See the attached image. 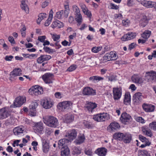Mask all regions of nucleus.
<instances>
[{"label":"nucleus","mask_w":156,"mask_h":156,"mask_svg":"<svg viewBox=\"0 0 156 156\" xmlns=\"http://www.w3.org/2000/svg\"><path fill=\"white\" fill-rule=\"evenodd\" d=\"M113 92V97L115 100H118L119 99L121 95V90L118 88H114Z\"/></svg>","instance_id":"6ab92c4d"},{"label":"nucleus","mask_w":156,"mask_h":156,"mask_svg":"<svg viewBox=\"0 0 156 156\" xmlns=\"http://www.w3.org/2000/svg\"><path fill=\"white\" fill-rule=\"evenodd\" d=\"M46 38L45 36H39L38 38V40L40 42L43 43Z\"/></svg>","instance_id":"13d9d810"},{"label":"nucleus","mask_w":156,"mask_h":156,"mask_svg":"<svg viewBox=\"0 0 156 156\" xmlns=\"http://www.w3.org/2000/svg\"><path fill=\"white\" fill-rule=\"evenodd\" d=\"M131 98L130 95L129 93H126L125 94V98L124 100V103L126 105L129 104L130 103Z\"/></svg>","instance_id":"2f4dec72"},{"label":"nucleus","mask_w":156,"mask_h":156,"mask_svg":"<svg viewBox=\"0 0 156 156\" xmlns=\"http://www.w3.org/2000/svg\"><path fill=\"white\" fill-rule=\"evenodd\" d=\"M77 133V131L75 129L70 130L66 132L65 137L67 138L69 142H71L76 138Z\"/></svg>","instance_id":"20e7f679"},{"label":"nucleus","mask_w":156,"mask_h":156,"mask_svg":"<svg viewBox=\"0 0 156 156\" xmlns=\"http://www.w3.org/2000/svg\"><path fill=\"white\" fill-rule=\"evenodd\" d=\"M44 128L43 124L41 122L35 123L34 125L33 126L34 132L37 133H42Z\"/></svg>","instance_id":"0eeeda50"},{"label":"nucleus","mask_w":156,"mask_h":156,"mask_svg":"<svg viewBox=\"0 0 156 156\" xmlns=\"http://www.w3.org/2000/svg\"><path fill=\"white\" fill-rule=\"evenodd\" d=\"M51 58V56L48 55H42L39 57L37 60L38 63H41L43 62L48 60Z\"/></svg>","instance_id":"412c9836"},{"label":"nucleus","mask_w":156,"mask_h":156,"mask_svg":"<svg viewBox=\"0 0 156 156\" xmlns=\"http://www.w3.org/2000/svg\"><path fill=\"white\" fill-rule=\"evenodd\" d=\"M148 22V20L147 17L145 16H143L141 20L140 25L143 27L145 26Z\"/></svg>","instance_id":"ea45409f"},{"label":"nucleus","mask_w":156,"mask_h":156,"mask_svg":"<svg viewBox=\"0 0 156 156\" xmlns=\"http://www.w3.org/2000/svg\"><path fill=\"white\" fill-rule=\"evenodd\" d=\"M77 67L76 65H73L71 66L67 69V70L69 72L73 71L75 70Z\"/></svg>","instance_id":"8fccbe9b"},{"label":"nucleus","mask_w":156,"mask_h":156,"mask_svg":"<svg viewBox=\"0 0 156 156\" xmlns=\"http://www.w3.org/2000/svg\"><path fill=\"white\" fill-rule=\"evenodd\" d=\"M107 149L104 147H101L97 149L95 153L99 156H105L107 152Z\"/></svg>","instance_id":"a211bd4d"},{"label":"nucleus","mask_w":156,"mask_h":156,"mask_svg":"<svg viewBox=\"0 0 156 156\" xmlns=\"http://www.w3.org/2000/svg\"><path fill=\"white\" fill-rule=\"evenodd\" d=\"M64 26L63 23L58 20H56L53 22L51 25V27L53 28L55 27L60 28L63 27Z\"/></svg>","instance_id":"c85d7f7f"},{"label":"nucleus","mask_w":156,"mask_h":156,"mask_svg":"<svg viewBox=\"0 0 156 156\" xmlns=\"http://www.w3.org/2000/svg\"><path fill=\"white\" fill-rule=\"evenodd\" d=\"M111 54V57L112 60H115L117 59V58L116 56V54L113 51H111L110 52Z\"/></svg>","instance_id":"bf43d9fd"},{"label":"nucleus","mask_w":156,"mask_h":156,"mask_svg":"<svg viewBox=\"0 0 156 156\" xmlns=\"http://www.w3.org/2000/svg\"><path fill=\"white\" fill-rule=\"evenodd\" d=\"M21 70L20 68L14 69L11 73L10 75L12 77L20 76L21 74Z\"/></svg>","instance_id":"bb28decb"},{"label":"nucleus","mask_w":156,"mask_h":156,"mask_svg":"<svg viewBox=\"0 0 156 156\" xmlns=\"http://www.w3.org/2000/svg\"><path fill=\"white\" fill-rule=\"evenodd\" d=\"M42 78L45 83L50 84L52 83L53 75L50 73H47L42 76Z\"/></svg>","instance_id":"6e6552de"},{"label":"nucleus","mask_w":156,"mask_h":156,"mask_svg":"<svg viewBox=\"0 0 156 156\" xmlns=\"http://www.w3.org/2000/svg\"><path fill=\"white\" fill-rule=\"evenodd\" d=\"M74 154L77 155L80 154L81 153V150L80 148L74 147L73 148Z\"/></svg>","instance_id":"de8ad7c7"},{"label":"nucleus","mask_w":156,"mask_h":156,"mask_svg":"<svg viewBox=\"0 0 156 156\" xmlns=\"http://www.w3.org/2000/svg\"><path fill=\"white\" fill-rule=\"evenodd\" d=\"M141 4L147 8L154 7L156 10V3L151 1L144 0L141 1Z\"/></svg>","instance_id":"1a4fd4ad"},{"label":"nucleus","mask_w":156,"mask_h":156,"mask_svg":"<svg viewBox=\"0 0 156 156\" xmlns=\"http://www.w3.org/2000/svg\"><path fill=\"white\" fill-rule=\"evenodd\" d=\"M111 129L112 130H117L120 127L119 124L115 122L111 123L109 126Z\"/></svg>","instance_id":"c756f323"},{"label":"nucleus","mask_w":156,"mask_h":156,"mask_svg":"<svg viewBox=\"0 0 156 156\" xmlns=\"http://www.w3.org/2000/svg\"><path fill=\"white\" fill-rule=\"evenodd\" d=\"M26 28L25 27H23L21 30L20 32H21L22 36L23 37H25V36L26 33L25 31Z\"/></svg>","instance_id":"e2e57ef3"},{"label":"nucleus","mask_w":156,"mask_h":156,"mask_svg":"<svg viewBox=\"0 0 156 156\" xmlns=\"http://www.w3.org/2000/svg\"><path fill=\"white\" fill-rule=\"evenodd\" d=\"M43 49L46 52L49 53L53 52V50L52 49H50L49 48L46 46H44L43 48Z\"/></svg>","instance_id":"603ef678"},{"label":"nucleus","mask_w":156,"mask_h":156,"mask_svg":"<svg viewBox=\"0 0 156 156\" xmlns=\"http://www.w3.org/2000/svg\"><path fill=\"white\" fill-rule=\"evenodd\" d=\"M142 131L146 135L151 137L152 136V133L150 130L148 129H142Z\"/></svg>","instance_id":"c03bdc74"},{"label":"nucleus","mask_w":156,"mask_h":156,"mask_svg":"<svg viewBox=\"0 0 156 156\" xmlns=\"http://www.w3.org/2000/svg\"><path fill=\"white\" fill-rule=\"evenodd\" d=\"M145 77L149 82H156V72L154 71L147 72Z\"/></svg>","instance_id":"423d86ee"},{"label":"nucleus","mask_w":156,"mask_h":156,"mask_svg":"<svg viewBox=\"0 0 156 156\" xmlns=\"http://www.w3.org/2000/svg\"><path fill=\"white\" fill-rule=\"evenodd\" d=\"M104 78L98 76H93L90 77V80L94 82H97L99 81L103 80Z\"/></svg>","instance_id":"4c0bfd02"},{"label":"nucleus","mask_w":156,"mask_h":156,"mask_svg":"<svg viewBox=\"0 0 156 156\" xmlns=\"http://www.w3.org/2000/svg\"><path fill=\"white\" fill-rule=\"evenodd\" d=\"M32 93L35 95H37L41 94L43 92V89L41 87H38L37 86H35L31 89Z\"/></svg>","instance_id":"5701e85b"},{"label":"nucleus","mask_w":156,"mask_h":156,"mask_svg":"<svg viewBox=\"0 0 156 156\" xmlns=\"http://www.w3.org/2000/svg\"><path fill=\"white\" fill-rule=\"evenodd\" d=\"M139 140L142 142L146 143V145L149 146L151 144V142H149L148 140L145 137L141 135H139Z\"/></svg>","instance_id":"58836bf2"},{"label":"nucleus","mask_w":156,"mask_h":156,"mask_svg":"<svg viewBox=\"0 0 156 156\" xmlns=\"http://www.w3.org/2000/svg\"><path fill=\"white\" fill-rule=\"evenodd\" d=\"M41 104L43 107L45 109H49L52 105V102L49 98H46L42 100Z\"/></svg>","instance_id":"ddd939ff"},{"label":"nucleus","mask_w":156,"mask_h":156,"mask_svg":"<svg viewBox=\"0 0 156 156\" xmlns=\"http://www.w3.org/2000/svg\"><path fill=\"white\" fill-rule=\"evenodd\" d=\"M75 19L76 21L78 23V24L77 25L78 26H80L81 24L82 21V17L81 14L76 15Z\"/></svg>","instance_id":"37998d69"},{"label":"nucleus","mask_w":156,"mask_h":156,"mask_svg":"<svg viewBox=\"0 0 156 156\" xmlns=\"http://www.w3.org/2000/svg\"><path fill=\"white\" fill-rule=\"evenodd\" d=\"M26 101V98L24 97H18L14 101L13 104L10 106L11 108H15L21 106Z\"/></svg>","instance_id":"39448f33"},{"label":"nucleus","mask_w":156,"mask_h":156,"mask_svg":"<svg viewBox=\"0 0 156 156\" xmlns=\"http://www.w3.org/2000/svg\"><path fill=\"white\" fill-rule=\"evenodd\" d=\"M101 49L102 47H94L92 48L91 50L93 52L96 53L101 51Z\"/></svg>","instance_id":"09e8293b"},{"label":"nucleus","mask_w":156,"mask_h":156,"mask_svg":"<svg viewBox=\"0 0 156 156\" xmlns=\"http://www.w3.org/2000/svg\"><path fill=\"white\" fill-rule=\"evenodd\" d=\"M10 114L9 108L5 107L0 109V120H3L8 118Z\"/></svg>","instance_id":"7ed1b4c3"},{"label":"nucleus","mask_w":156,"mask_h":156,"mask_svg":"<svg viewBox=\"0 0 156 156\" xmlns=\"http://www.w3.org/2000/svg\"><path fill=\"white\" fill-rule=\"evenodd\" d=\"M55 95L56 98H61V94L60 92H56L55 94Z\"/></svg>","instance_id":"774afa93"},{"label":"nucleus","mask_w":156,"mask_h":156,"mask_svg":"<svg viewBox=\"0 0 156 156\" xmlns=\"http://www.w3.org/2000/svg\"><path fill=\"white\" fill-rule=\"evenodd\" d=\"M20 6L23 10H24L26 13H29V8L25 1H22L21 2Z\"/></svg>","instance_id":"e433bc0d"},{"label":"nucleus","mask_w":156,"mask_h":156,"mask_svg":"<svg viewBox=\"0 0 156 156\" xmlns=\"http://www.w3.org/2000/svg\"><path fill=\"white\" fill-rule=\"evenodd\" d=\"M122 23L124 26H128L129 23V21L128 20H122Z\"/></svg>","instance_id":"680f3d73"},{"label":"nucleus","mask_w":156,"mask_h":156,"mask_svg":"<svg viewBox=\"0 0 156 156\" xmlns=\"http://www.w3.org/2000/svg\"><path fill=\"white\" fill-rule=\"evenodd\" d=\"M110 5L111 6V9H118L119 8L118 6L112 3H111Z\"/></svg>","instance_id":"0e129e2a"},{"label":"nucleus","mask_w":156,"mask_h":156,"mask_svg":"<svg viewBox=\"0 0 156 156\" xmlns=\"http://www.w3.org/2000/svg\"><path fill=\"white\" fill-rule=\"evenodd\" d=\"M38 104L36 102H33L29 106V108L30 110V115L32 116L36 115V108L38 106Z\"/></svg>","instance_id":"dca6fc26"},{"label":"nucleus","mask_w":156,"mask_h":156,"mask_svg":"<svg viewBox=\"0 0 156 156\" xmlns=\"http://www.w3.org/2000/svg\"><path fill=\"white\" fill-rule=\"evenodd\" d=\"M111 55L110 53L106 54L103 57L104 59L108 61L112 60Z\"/></svg>","instance_id":"6e6d98bb"},{"label":"nucleus","mask_w":156,"mask_h":156,"mask_svg":"<svg viewBox=\"0 0 156 156\" xmlns=\"http://www.w3.org/2000/svg\"><path fill=\"white\" fill-rule=\"evenodd\" d=\"M149 127L151 129L156 131V122H153L150 123Z\"/></svg>","instance_id":"a18cd8bd"},{"label":"nucleus","mask_w":156,"mask_h":156,"mask_svg":"<svg viewBox=\"0 0 156 156\" xmlns=\"http://www.w3.org/2000/svg\"><path fill=\"white\" fill-rule=\"evenodd\" d=\"M124 134L122 133H117L114 134L113 136L114 139L119 140H122L123 139Z\"/></svg>","instance_id":"7c9ffc66"},{"label":"nucleus","mask_w":156,"mask_h":156,"mask_svg":"<svg viewBox=\"0 0 156 156\" xmlns=\"http://www.w3.org/2000/svg\"><path fill=\"white\" fill-rule=\"evenodd\" d=\"M13 58V57L12 55H6L5 58V59L6 61H11L12 59Z\"/></svg>","instance_id":"052dcab7"},{"label":"nucleus","mask_w":156,"mask_h":156,"mask_svg":"<svg viewBox=\"0 0 156 156\" xmlns=\"http://www.w3.org/2000/svg\"><path fill=\"white\" fill-rule=\"evenodd\" d=\"M132 138V136L130 134H124L123 139L122 140L124 142L126 143H130Z\"/></svg>","instance_id":"f704fd0d"},{"label":"nucleus","mask_w":156,"mask_h":156,"mask_svg":"<svg viewBox=\"0 0 156 156\" xmlns=\"http://www.w3.org/2000/svg\"><path fill=\"white\" fill-rule=\"evenodd\" d=\"M59 106L63 111L67 110L70 108L72 105V103L70 101H65L59 104Z\"/></svg>","instance_id":"9b49d317"},{"label":"nucleus","mask_w":156,"mask_h":156,"mask_svg":"<svg viewBox=\"0 0 156 156\" xmlns=\"http://www.w3.org/2000/svg\"><path fill=\"white\" fill-rule=\"evenodd\" d=\"M84 124L85 127L88 128H91L93 126V124L91 123L88 122H84Z\"/></svg>","instance_id":"5fc2aeb1"},{"label":"nucleus","mask_w":156,"mask_h":156,"mask_svg":"<svg viewBox=\"0 0 156 156\" xmlns=\"http://www.w3.org/2000/svg\"><path fill=\"white\" fill-rule=\"evenodd\" d=\"M135 44H136L134 43H131L129 45V48H128V49L130 50H131V49L134 48Z\"/></svg>","instance_id":"338daca9"},{"label":"nucleus","mask_w":156,"mask_h":156,"mask_svg":"<svg viewBox=\"0 0 156 156\" xmlns=\"http://www.w3.org/2000/svg\"><path fill=\"white\" fill-rule=\"evenodd\" d=\"M138 152L139 156H150L147 151L146 150H139Z\"/></svg>","instance_id":"79ce46f5"},{"label":"nucleus","mask_w":156,"mask_h":156,"mask_svg":"<svg viewBox=\"0 0 156 156\" xmlns=\"http://www.w3.org/2000/svg\"><path fill=\"white\" fill-rule=\"evenodd\" d=\"M85 140V137L83 134L79 136L78 139L76 140L75 142L76 144H80L83 143Z\"/></svg>","instance_id":"c9c22d12"},{"label":"nucleus","mask_w":156,"mask_h":156,"mask_svg":"<svg viewBox=\"0 0 156 156\" xmlns=\"http://www.w3.org/2000/svg\"><path fill=\"white\" fill-rule=\"evenodd\" d=\"M132 119L131 116L126 113H123L121 115L120 120L121 122L125 124H126L129 120Z\"/></svg>","instance_id":"2eb2a0df"},{"label":"nucleus","mask_w":156,"mask_h":156,"mask_svg":"<svg viewBox=\"0 0 156 156\" xmlns=\"http://www.w3.org/2000/svg\"><path fill=\"white\" fill-rule=\"evenodd\" d=\"M133 82L137 83H143L142 78L137 75H134L131 78Z\"/></svg>","instance_id":"a878e982"},{"label":"nucleus","mask_w":156,"mask_h":156,"mask_svg":"<svg viewBox=\"0 0 156 156\" xmlns=\"http://www.w3.org/2000/svg\"><path fill=\"white\" fill-rule=\"evenodd\" d=\"M86 108L89 112H92L93 110L97 107V105L95 103L87 101Z\"/></svg>","instance_id":"4be33fe9"},{"label":"nucleus","mask_w":156,"mask_h":156,"mask_svg":"<svg viewBox=\"0 0 156 156\" xmlns=\"http://www.w3.org/2000/svg\"><path fill=\"white\" fill-rule=\"evenodd\" d=\"M69 142L67 138H63L60 140L58 142V147L61 149H63L67 146L66 143Z\"/></svg>","instance_id":"aec40b11"},{"label":"nucleus","mask_w":156,"mask_h":156,"mask_svg":"<svg viewBox=\"0 0 156 156\" xmlns=\"http://www.w3.org/2000/svg\"><path fill=\"white\" fill-rule=\"evenodd\" d=\"M83 94L86 95H92L96 94L95 90L90 87H85L83 90Z\"/></svg>","instance_id":"f8f14e48"},{"label":"nucleus","mask_w":156,"mask_h":156,"mask_svg":"<svg viewBox=\"0 0 156 156\" xmlns=\"http://www.w3.org/2000/svg\"><path fill=\"white\" fill-rule=\"evenodd\" d=\"M142 107L144 110L147 112H151L154 111L155 107L154 105L144 104Z\"/></svg>","instance_id":"f3484780"},{"label":"nucleus","mask_w":156,"mask_h":156,"mask_svg":"<svg viewBox=\"0 0 156 156\" xmlns=\"http://www.w3.org/2000/svg\"><path fill=\"white\" fill-rule=\"evenodd\" d=\"M64 12V11L63 10H61L60 12H57L55 16L58 19H60L61 18Z\"/></svg>","instance_id":"3c124183"},{"label":"nucleus","mask_w":156,"mask_h":156,"mask_svg":"<svg viewBox=\"0 0 156 156\" xmlns=\"http://www.w3.org/2000/svg\"><path fill=\"white\" fill-rule=\"evenodd\" d=\"M44 123L49 126L52 127H56L58 125V119L52 116H45L43 118Z\"/></svg>","instance_id":"f257e3e1"},{"label":"nucleus","mask_w":156,"mask_h":156,"mask_svg":"<svg viewBox=\"0 0 156 156\" xmlns=\"http://www.w3.org/2000/svg\"><path fill=\"white\" fill-rule=\"evenodd\" d=\"M53 12L52 9H51L49 12L48 19L46 20L44 25L45 26H48L52 20L53 18Z\"/></svg>","instance_id":"473e14b6"},{"label":"nucleus","mask_w":156,"mask_h":156,"mask_svg":"<svg viewBox=\"0 0 156 156\" xmlns=\"http://www.w3.org/2000/svg\"><path fill=\"white\" fill-rule=\"evenodd\" d=\"M53 132L52 129L50 128H46L45 133L47 135H50Z\"/></svg>","instance_id":"4d7b16f0"},{"label":"nucleus","mask_w":156,"mask_h":156,"mask_svg":"<svg viewBox=\"0 0 156 156\" xmlns=\"http://www.w3.org/2000/svg\"><path fill=\"white\" fill-rule=\"evenodd\" d=\"M136 36V34L135 33L129 32L122 36L121 40L123 41L130 40L134 38Z\"/></svg>","instance_id":"4468645a"},{"label":"nucleus","mask_w":156,"mask_h":156,"mask_svg":"<svg viewBox=\"0 0 156 156\" xmlns=\"http://www.w3.org/2000/svg\"><path fill=\"white\" fill-rule=\"evenodd\" d=\"M24 127L23 126H20L15 127L13 130V132L16 135H18L20 133H23Z\"/></svg>","instance_id":"393cba45"},{"label":"nucleus","mask_w":156,"mask_h":156,"mask_svg":"<svg viewBox=\"0 0 156 156\" xmlns=\"http://www.w3.org/2000/svg\"><path fill=\"white\" fill-rule=\"evenodd\" d=\"M8 39L9 41L11 44H15V41L14 40L13 38L11 36H9L8 37Z\"/></svg>","instance_id":"69168bd1"},{"label":"nucleus","mask_w":156,"mask_h":156,"mask_svg":"<svg viewBox=\"0 0 156 156\" xmlns=\"http://www.w3.org/2000/svg\"><path fill=\"white\" fill-rule=\"evenodd\" d=\"M61 152V156H69L70 154V150L67 146L63 149Z\"/></svg>","instance_id":"72a5a7b5"},{"label":"nucleus","mask_w":156,"mask_h":156,"mask_svg":"<svg viewBox=\"0 0 156 156\" xmlns=\"http://www.w3.org/2000/svg\"><path fill=\"white\" fill-rule=\"evenodd\" d=\"M74 116L72 114H67L65 115L64 122L66 123H70L73 120Z\"/></svg>","instance_id":"cd10ccee"},{"label":"nucleus","mask_w":156,"mask_h":156,"mask_svg":"<svg viewBox=\"0 0 156 156\" xmlns=\"http://www.w3.org/2000/svg\"><path fill=\"white\" fill-rule=\"evenodd\" d=\"M52 37L54 41H57L60 38V35L56 34H53L52 35Z\"/></svg>","instance_id":"864d4df0"},{"label":"nucleus","mask_w":156,"mask_h":156,"mask_svg":"<svg viewBox=\"0 0 156 156\" xmlns=\"http://www.w3.org/2000/svg\"><path fill=\"white\" fill-rule=\"evenodd\" d=\"M151 31L148 30H147L141 34V37L145 39H148L150 36L151 34Z\"/></svg>","instance_id":"a19ab883"},{"label":"nucleus","mask_w":156,"mask_h":156,"mask_svg":"<svg viewBox=\"0 0 156 156\" xmlns=\"http://www.w3.org/2000/svg\"><path fill=\"white\" fill-rule=\"evenodd\" d=\"M93 119L98 122H103L110 119L109 115L106 113L98 114L93 116Z\"/></svg>","instance_id":"f03ea898"},{"label":"nucleus","mask_w":156,"mask_h":156,"mask_svg":"<svg viewBox=\"0 0 156 156\" xmlns=\"http://www.w3.org/2000/svg\"><path fill=\"white\" fill-rule=\"evenodd\" d=\"M135 120L137 122L144 123H145V120L141 117L135 116L134 117Z\"/></svg>","instance_id":"49530a36"},{"label":"nucleus","mask_w":156,"mask_h":156,"mask_svg":"<svg viewBox=\"0 0 156 156\" xmlns=\"http://www.w3.org/2000/svg\"><path fill=\"white\" fill-rule=\"evenodd\" d=\"M143 97L141 93L138 92L135 93L133 97V101L134 104H140L142 101Z\"/></svg>","instance_id":"9d476101"},{"label":"nucleus","mask_w":156,"mask_h":156,"mask_svg":"<svg viewBox=\"0 0 156 156\" xmlns=\"http://www.w3.org/2000/svg\"><path fill=\"white\" fill-rule=\"evenodd\" d=\"M42 141L43 151L44 153H47L49 151V144L45 139H42Z\"/></svg>","instance_id":"b1692460"}]
</instances>
